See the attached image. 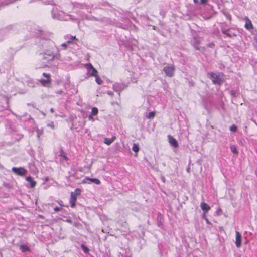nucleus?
Returning <instances> with one entry per match:
<instances>
[{"instance_id":"10","label":"nucleus","mask_w":257,"mask_h":257,"mask_svg":"<svg viewBox=\"0 0 257 257\" xmlns=\"http://www.w3.org/2000/svg\"><path fill=\"white\" fill-rule=\"evenodd\" d=\"M200 207L203 211V215H205L210 209V207L204 202H201Z\"/></svg>"},{"instance_id":"31","label":"nucleus","mask_w":257,"mask_h":257,"mask_svg":"<svg viewBox=\"0 0 257 257\" xmlns=\"http://www.w3.org/2000/svg\"><path fill=\"white\" fill-rule=\"evenodd\" d=\"M54 210L55 212H58L60 210V208L59 207L57 206L54 208Z\"/></svg>"},{"instance_id":"28","label":"nucleus","mask_w":257,"mask_h":257,"mask_svg":"<svg viewBox=\"0 0 257 257\" xmlns=\"http://www.w3.org/2000/svg\"><path fill=\"white\" fill-rule=\"evenodd\" d=\"M208 0H200L199 3L202 5H204L208 2Z\"/></svg>"},{"instance_id":"14","label":"nucleus","mask_w":257,"mask_h":257,"mask_svg":"<svg viewBox=\"0 0 257 257\" xmlns=\"http://www.w3.org/2000/svg\"><path fill=\"white\" fill-rule=\"evenodd\" d=\"M245 27L248 30H250L253 28L251 22L248 19L246 21Z\"/></svg>"},{"instance_id":"13","label":"nucleus","mask_w":257,"mask_h":257,"mask_svg":"<svg viewBox=\"0 0 257 257\" xmlns=\"http://www.w3.org/2000/svg\"><path fill=\"white\" fill-rule=\"evenodd\" d=\"M115 137H113L111 138H105L104 142L107 145H109L115 140Z\"/></svg>"},{"instance_id":"40","label":"nucleus","mask_w":257,"mask_h":257,"mask_svg":"<svg viewBox=\"0 0 257 257\" xmlns=\"http://www.w3.org/2000/svg\"><path fill=\"white\" fill-rule=\"evenodd\" d=\"M78 191V189H76V190H75V193H77V191Z\"/></svg>"},{"instance_id":"4","label":"nucleus","mask_w":257,"mask_h":257,"mask_svg":"<svg viewBox=\"0 0 257 257\" xmlns=\"http://www.w3.org/2000/svg\"><path fill=\"white\" fill-rule=\"evenodd\" d=\"M43 76L46 77V79H41L40 80V82L41 84L44 86H47L48 85L50 84L51 80H50V74L49 73H43L42 74Z\"/></svg>"},{"instance_id":"29","label":"nucleus","mask_w":257,"mask_h":257,"mask_svg":"<svg viewBox=\"0 0 257 257\" xmlns=\"http://www.w3.org/2000/svg\"><path fill=\"white\" fill-rule=\"evenodd\" d=\"M47 126L48 127H50L51 128H54V123L53 122H51L50 123H49L47 124Z\"/></svg>"},{"instance_id":"25","label":"nucleus","mask_w":257,"mask_h":257,"mask_svg":"<svg viewBox=\"0 0 257 257\" xmlns=\"http://www.w3.org/2000/svg\"><path fill=\"white\" fill-rule=\"evenodd\" d=\"M54 12H55V11L53 10L52 11V16H53V18H55V19H61H61H62V18H61L60 16H56V15H55Z\"/></svg>"},{"instance_id":"37","label":"nucleus","mask_w":257,"mask_h":257,"mask_svg":"<svg viewBox=\"0 0 257 257\" xmlns=\"http://www.w3.org/2000/svg\"><path fill=\"white\" fill-rule=\"evenodd\" d=\"M50 111H51V112H53L54 111V109H53V108H51V109H50Z\"/></svg>"},{"instance_id":"30","label":"nucleus","mask_w":257,"mask_h":257,"mask_svg":"<svg viewBox=\"0 0 257 257\" xmlns=\"http://www.w3.org/2000/svg\"><path fill=\"white\" fill-rule=\"evenodd\" d=\"M203 218L205 219V220L207 224L210 223V222L209 221L208 219L206 217V215H203Z\"/></svg>"},{"instance_id":"38","label":"nucleus","mask_w":257,"mask_h":257,"mask_svg":"<svg viewBox=\"0 0 257 257\" xmlns=\"http://www.w3.org/2000/svg\"><path fill=\"white\" fill-rule=\"evenodd\" d=\"M48 180V177H46V178H45V181H47Z\"/></svg>"},{"instance_id":"42","label":"nucleus","mask_w":257,"mask_h":257,"mask_svg":"<svg viewBox=\"0 0 257 257\" xmlns=\"http://www.w3.org/2000/svg\"><path fill=\"white\" fill-rule=\"evenodd\" d=\"M255 174H256V175L257 176V171L255 172Z\"/></svg>"},{"instance_id":"3","label":"nucleus","mask_w":257,"mask_h":257,"mask_svg":"<svg viewBox=\"0 0 257 257\" xmlns=\"http://www.w3.org/2000/svg\"><path fill=\"white\" fill-rule=\"evenodd\" d=\"M163 71L167 76L171 77L174 75V66L171 64L168 65L164 67Z\"/></svg>"},{"instance_id":"7","label":"nucleus","mask_w":257,"mask_h":257,"mask_svg":"<svg viewBox=\"0 0 257 257\" xmlns=\"http://www.w3.org/2000/svg\"><path fill=\"white\" fill-rule=\"evenodd\" d=\"M235 236V244L237 248H239L241 245V235L238 231H236Z\"/></svg>"},{"instance_id":"11","label":"nucleus","mask_w":257,"mask_h":257,"mask_svg":"<svg viewBox=\"0 0 257 257\" xmlns=\"http://www.w3.org/2000/svg\"><path fill=\"white\" fill-rule=\"evenodd\" d=\"M76 194H71L70 203L72 208L75 207V202L77 199Z\"/></svg>"},{"instance_id":"35","label":"nucleus","mask_w":257,"mask_h":257,"mask_svg":"<svg viewBox=\"0 0 257 257\" xmlns=\"http://www.w3.org/2000/svg\"><path fill=\"white\" fill-rule=\"evenodd\" d=\"M193 2L195 4H198L199 3V1L198 0H193Z\"/></svg>"},{"instance_id":"23","label":"nucleus","mask_w":257,"mask_h":257,"mask_svg":"<svg viewBox=\"0 0 257 257\" xmlns=\"http://www.w3.org/2000/svg\"><path fill=\"white\" fill-rule=\"evenodd\" d=\"M77 40V39L76 38L75 36H71L70 39L68 40L66 42L68 44H71L73 43V40Z\"/></svg>"},{"instance_id":"21","label":"nucleus","mask_w":257,"mask_h":257,"mask_svg":"<svg viewBox=\"0 0 257 257\" xmlns=\"http://www.w3.org/2000/svg\"><path fill=\"white\" fill-rule=\"evenodd\" d=\"M98 110L96 107H93L91 110V115H96L98 113Z\"/></svg>"},{"instance_id":"17","label":"nucleus","mask_w":257,"mask_h":257,"mask_svg":"<svg viewBox=\"0 0 257 257\" xmlns=\"http://www.w3.org/2000/svg\"><path fill=\"white\" fill-rule=\"evenodd\" d=\"M132 150L133 151L137 153L139 150V145L137 144L134 143L132 147ZM137 154H136V156H137Z\"/></svg>"},{"instance_id":"18","label":"nucleus","mask_w":257,"mask_h":257,"mask_svg":"<svg viewBox=\"0 0 257 257\" xmlns=\"http://www.w3.org/2000/svg\"><path fill=\"white\" fill-rule=\"evenodd\" d=\"M230 150L232 153L235 154L237 155L238 154V152L237 150V148L235 145H231L230 146Z\"/></svg>"},{"instance_id":"24","label":"nucleus","mask_w":257,"mask_h":257,"mask_svg":"<svg viewBox=\"0 0 257 257\" xmlns=\"http://www.w3.org/2000/svg\"><path fill=\"white\" fill-rule=\"evenodd\" d=\"M222 33L223 34H226L228 37H232V35L228 33V30H225V29H223L222 30Z\"/></svg>"},{"instance_id":"19","label":"nucleus","mask_w":257,"mask_h":257,"mask_svg":"<svg viewBox=\"0 0 257 257\" xmlns=\"http://www.w3.org/2000/svg\"><path fill=\"white\" fill-rule=\"evenodd\" d=\"M95 81L96 82L99 84V85H101L103 81L102 80H101V79L99 77V76L98 75V74L97 75H96L95 76Z\"/></svg>"},{"instance_id":"33","label":"nucleus","mask_w":257,"mask_h":257,"mask_svg":"<svg viewBox=\"0 0 257 257\" xmlns=\"http://www.w3.org/2000/svg\"><path fill=\"white\" fill-rule=\"evenodd\" d=\"M42 133V132H41L40 131H38L37 132V136H38V137L39 138L40 137V135H41Z\"/></svg>"},{"instance_id":"6","label":"nucleus","mask_w":257,"mask_h":257,"mask_svg":"<svg viewBox=\"0 0 257 257\" xmlns=\"http://www.w3.org/2000/svg\"><path fill=\"white\" fill-rule=\"evenodd\" d=\"M12 170L14 173L20 176L25 175L27 173V170L22 167H13Z\"/></svg>"},{"instance_id":"27","label":"nucleus","mask_w":257,"mask_h":257,"mask_svg":"<svg viewBox=\"0 0 257 257\" xmlns=\"http://www.w3.org/2000/svg\"><path fill=\"white\" fill-rule=\"evenodd\" d=\"M67 45H68V44L67 43V42H66V43H64L62 44L61 46L64 49H66L67 48Z\"/></svg>"},{"instance_id":"8","label":"nucleus","mask_w":257,"mask_h":257,"mask_svg":"<svg viewBox=\"0 0 257 257\" xmlns=\"http://www.w3.org/2000/svg\"><path fill=\"white\" fill-rule=\"evenodd\" d=\"M168 141L170 144L174 148H177L178 146V144L176 140L171 135L168 136Z\"/></svg>"},{"instance_id":"39","label":"nucleus","mask_w":257,"mask_h":257,"mask_svg":"<svg viewBox=\"0 0 257 257\" xmlns=\"http://www.w3.org/2000/svg\"><path fill=\"white\" fill-rule=\"evenodd\" d=\"M255 41L257 42V36H256L255 37Z\"/></svg>"},{"instance_id":"5","label":"nucleus","mask_w":257,"mask_h":257,"mask_svg":"<svg viewBox=\"0 0 257 257\" xmlns=\"http://www.w3.org/2000/svg\"><path fill=\"white\" fill-rule=\"evenodd\" d=\"M85 66L90 75L95 77L97 75V71L91 63H88Z\"/></svg>"},{"instance_id":"15","label":"nucleus","mask_w":257,"mask_h":257,"mask_svg":"<svg viewBox=\"0 0 257 257\" xmlns=\"http://www.w3.org/2000/svg\"><path fill=\"white\" fill-rule=\"evenodd\" d=\"M201 39L200 38H194L193 43L195 44L194 47L196 49H199V48L197 46H196V45H198L199 44L200 42L201 41Z\"/></svg>"},{"instance_id":"16","label":"nucleus","mask_w":257,"mask_h":257,"mask_svg":"<svg viewBox=\"0 0 257 257\" xmlns=\"http://www.w3.org/2000/svg\"><path fill=\"white\" fill-rule=\"evenodd\" d=\"M20 248L23 252L29 251V248L25 245H21L20 246Z\"/></svg>"},{"instance_id":"36","label":"nucleus","mask_w":257,"mask_h":257,"mask_svg":"<svg viewBox=\"0 0 257 257\" xmlns=\"http://www.w3.org/2000/svg\"><path fill=\"white\" fill-rule=\"evenodd\" d=\"M231 93L232 95H235V91H232Z\"/></svg>"},{"instance_id":"26","label":"nucleus","mask_w":257,"mask_h":257,"mask_svg":"<svg viewBox=\"0 0 257 257\" xmlns=\"http://www.w3.org/2000/svg\"><path fill=\"white\" fill-rule=\"evenodd\" d=\"M230 130L232 132H236V130H237V127L235 125L233 124V125H232L230 127Z\"/></svg>"},{"instance_id":"20","label":"nucleus","mask_w":257,"mask_h":257,"mask_svg":"<svg viewBox=\"0 0 257 257\" xmlns=\"http://www.w3.org/2000/svg\"><path fill=\"white\" fill-rule=\"evenodd\" d=\"M155 112L152 111L149 112L147 115L146 117L148 119H152L155 116Z\"/></svg>"},{"instance_id":"2","label":"nucleus","mask_w":257,"mask_h":257,"mask_svg":"<svg viewBox=\"0 0 257 257\" xmlns=\"http://www.w3.org/2000/svg\"><path fill=\"white\" fill-rule=\"evenodd\" d=\"M208 76L215 84L221 85L225 80V76L222 73L210 72L208 73Z\"/></svg>"},{"instance_id":"22","label":"nucleus","mask_w":257,"mask_h":257,"mask_svg":"<svg viewBox=\"0 0 257 257\" xmlns=\"http://www.w3.org/2000/svg\"><path fill=\"white\" fill-rule=\"evenodd\" d=\"M81 247L84 252L87 253H88L89 252V249L85 245L82 244Z\"/></svg>"},{"instance_id":"12","label":"nucleus","mask_w":257,"mask_h":257,"mask_svg":"<svg viewBox=\"0 0 257 257\" xmlns=\"http://www.w3.org/2000/svg\"><path fill=\"white\" fill-rule=\"evenodd\" d=\"M26 181L30 183V186L31 187H35V185H36V182L34 181L32 178L30 176H28V177H27L26 178Z\"/></svg>"},{"instance_id":"34","label":"nucleus","mask_w":257,"mask_h":257,"mask_svg":"<svg viewBox=\"0 0 257 257\" xmlns=\"http://www.w3.org/2000/svg\"><path fill=\"white\" fill-rule=\"evenodd\" d=\"M214 44L213 43H211L208 45V47H213Z\"/></svg>"},{"instance_id":"41","label":"nucleus","mask_w":257,"mask_h":257,"mask_svg":"<svg viewBox=\"0 0 257 257\" xmlns=\"http://www.w3.org/2000/svg\"><path fill=\"white\" fill-rule=\"evenodd\" d=\"M69 18H66V19H64L65 20H68Z\"/></svg>"},{"instance_id":"9","label":"nucleus","mask_w":257,"mask_h":257,"mask_svg":"<svg viewBox=\"0 0 257 257\" xmlns=\"http://www.w3.org/2000/svg\"><path fill=\"white\" fill-rule=\"evenodd\" d=\"M83 182L84 183H94L97 185L100 184V181H99V180L96 178H90L88 177L85 178Z\"/></svg>"},{"instance_id":"32","label":"nucleus","mask_w":257,"mask_h":257,"mask_svg":"<svg viewBox=\"0 0 257 257\" xmlns=\"http://www.w3.org/2000/svg\"><path fill=\"white\" fill-rule=\"evenodd\" d=\"M93 115H91H91L89 116L88 118H89V119L90 120H91V121H93L94 120V118H93Z\"/></svg>"},{"instance_id":"1","label":"nucleus","mask_w":257,"mask_h":257,"mask_svg":"<svg viewBox=\"0 0 257 257\" xmlns=\"http://www.w3.org/2000/svg\"><path fill=\"white\" fill-rule=\"evenodd\" d=\"M43 46L44 50L41 55L43 57V59L46 60L47 63H51L53 60L60 58L59 50L53 41L50 40L45 41Z\"/></svg>"}]
</instances>
